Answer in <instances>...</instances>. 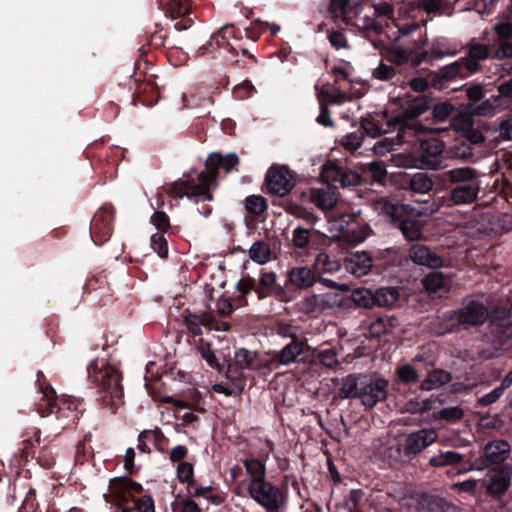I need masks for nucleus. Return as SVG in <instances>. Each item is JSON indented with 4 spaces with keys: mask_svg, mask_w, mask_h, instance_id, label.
Returning a JSON list of instances; mask_svg holds the SVG:
<instances>
[{
    "mask_svg": "<svg viewBox=\"0 0 512 512\" xmlns=\"http://www.w3.org/2000/svg\"><path fill=\"white\" fill-rule=\"evenodd\" d=\"M477 71L475 62L468 61L466 57H462L450 63V80L454 77L466 78Z\"/></svg>",
    "mask_w": 512,
    "mask_h": 512,
    "instance_id": "nucleus-45",
    "label": "nucleus"
},
{
    "mask_svg": "<svg viewBox=\"0 0 512 512\" xmlns=\"http://www.w3.org/2000/svg\"><path fill=\"white\" fill-rule=\"evenodd\" d=\"M477 182L459 184L450 189V200L457 205L472 203L478 195Z\"/></svg>",
    "mask_w": 512,
    "mask_h": 512,
    "instance_id": "nucleus-31",
    "label": "nucleus"
},
{
    "mask_svg": "<svg viewBox=\"0 0 512 512\" xmlns=\"http://www.w3.org/2000/svg\"><path fill=\"white\" fill-rule=\"evenodd\" d=\"M246 210L254 215H262L268 208L266 199L260 195H250L245 199Z\"/></svg>",
    "mask_w": 512,
    "mask_h": 512,
    "instance_id": "nucleus-49",
    "label": "nucleus"
},
{
    "mask_svg": "<svg viewBox=\"0 0 512 512\" xmlns=\"http://www.w3.org/2000/svg\"><path fill=\"white\" fill-rule=\"evenodd\" d=\"M114 218L115 208L111 203L103 204L95 212L90 222V236L96 245L101 246L111 238Z\"/></svg>",
    "mask_w": 512,
    "mask_h": 512,
    "instance_id": "nucleus-11",
    "label": "nucleus"
},
{
    "mask_svg": "<svg viewBox=\"0 0 512 512\" xmlns=\"http://www.w3.org/2000/svg\"><path fill=\"white\" fill-rule=\"evenodd\" d=\"M251 499L266 512H279L287 502V490L270 481L264 480L254 485H247Z\"/></svg>",
    "mask_w": 512,
    "mask_h": 512,
    "instance_id": "nucleus-6",
    "label": "nucleus"
},
{
    "mask_svg": "<svg viewBox=\"0 0 512 512\" xmlns=\"http://www.w3.org/2000/svg\"><path fill=\"white\" fill-rule=\"evenodd\" d=\"M408 256L417 265L430 268L442 266V259L422 244H413L409 249Z\"/></svg>",
    "mask_w": 512,
    "mask_h": 512,
    "instance_id": "nucleus-27",
    "label": "nucleus"
},
{
    "mask_svg": "<svg viewBox=\"0 0 512 512\" xmlns=\"http://www.w3.org/2000/svg\"><path fill=\"white\" fill-rule=\"evenodd\" d=\"M87 374L96 389L98 404L115 414L123 403L122 373L109 364L99 367L98 359H93L87 366Z\"/></svg>",
    "mask_w": 512,
    "mask_h": 512,
    "instance_id": "nucleus-4",
    "label": "nucleus"
},
{
    "mask_svg": "<svg viewBox=\"0 0 512 512\" xmlns=\"http://www.w3.org/2000/svg\"><path fill=\"white\" fill-rule=\"evenodd\" d=\"M186 488L191 497L205 498L214 505H220L224 502V497L218 493H214L215 488L212 486H200L194 490H192L193 485H191V487L187 486Z\"/></svg>",
    "mask_w": 512,
    "mask_h": 512,
    "instance_id": "nucleus-46",
    "label": "nucleus"
},
{
    "mask_svg": "<svg viewBox=\"0 0 512 512\" xmlns=\"http://www.w3.org/2000/svg\"><path fill=\"white\" fill-rule=\"evenodd\" d=\"M489 317V324L485 338L495 349L512 348V304L498 305L489 313L480 302L471 301L454 315L450 320L456 319L459 324L476 326L482 324Z\"/></svg>",
    "mask_w": 512,
    "mask_h": 512,
    "instance_id": "nucleus-1",
    "label": "nucleus"
},
{
    "mask_svg": "<svg viewBox=\"0 0 512 512\" xmlns=\"http://www.w3.org/2000/svg\"><path fill=\"white\" fill-rule=\"evenodd\" d=\"M242 463L250 477L248 485H254L266 480V465L264 461L250 457L243 459Z\"/></svg>",
    "mask_w": 512,
    "mask_h": 512,
    "instance_id": "nucleus-38",
    "label": "nucleus"
},
{
    "mask_svg": "<svg viewBox=\"0 0 512 512\" xmlns=\"http://www.w3.org/2000/svg\"><path fill=\"white\" fill-rule=\"evenodd\" d=\"M437 433L433 429H421L407 435L403 442L389 448L388 456L404 463L417 456L424 448L433 443Z\"/></svg>",
    "mask_w": 512,
    "mask_h": 512,
    "instance_id": "nucleus-5",
    "label": "nucleus"
},
{
    "mask_svg": "<svg viewBox=\"0 0 512 512\" xmlns=\"http://www.w3.org/2000/svg\"><path fill=\"white\" fill-rule=\"evenodd\" d=\"M317 282V273L314 268L294 267L288 272L287 285L294 288L306 289Z\"/></svg>",
    "mask_w": 512,
    "mask_h": 512,
    "instance_id": "nucleus-25",
    "label": "nucleus"
},
{
    "mask_svg": "<svg viewBox=\"0 0 512 512\" xmlns=\"http://www.w3.org/2000/svg\"><path fill=\"white\" fill-rule=\"evenodd\" d=\"M432 100L424 97H417L401 113L393 116L386 121L387 129L382 130L376 123L365 119L361 122L362 128L366 133L375 138L382 133L397 131V138L401 142H410L412 138L423 133L425 127L417 120L424 112L430 109Z\"/></svg>",
    "mask_w": 512,
    "mask_h": 512,
    "instance_id": "nucleus-2",
    "label": "nucleus"
},
{
    "mask_svg": "<svg viewBox=\"0 0 512 512\" xmlns=\"http://www.w3.org/2000/svg\"><path fill=\"white\" fill-rule=\"evenodd\" d=\"M447 6L448 2L446 0H426L425 2V10L428 16L446 14Z\"/></svg>",
    "mask_w": 512,
    "mask_h": 512,
    "instance_id": "nucleus-62",
    "label": "nucleus"
},
{
    "mask_svg": "<svg viewBox=\"0 0 512 512\" xmlns=\"http://www.w3.org/2000/svg\"><path fill=\"white\" fill-rule=\"evenodd\" d=\"M396 287H380L375 290V306L391 308L399 299Z\"/></svg>",
    "mask_w": 512,
    "mask_h": 512,
    "instance_id": "nucleus-40",
    "label": "nucleus"
},
{
    "mask_svg": "<svg viewBox=\"0 0 512 512\" xmlns=\"http://www.w3.org/2000/svg\"><path fill=\"white\" fill-rule=\"evenodd\" d=\"M166 13L172 20L180 18L174 25L178 31L186 30L193 24V19L189 17L191 5L186 0H170Z\"/></svg>",
    "mask_w": 512,
    "mask_h": 512,
    "instance_id": "nucleus-21",
    "label": "nucleus"
},
{
    "mask_svg": "<svg viewBox=\"0 0 512 512\" xmlns=\"http://www.w3.org/2000/svg\"><path fill=\"white\" fill-rule=\"evenodd\" d=\"M37 376L38 390L42 394L41 402L37 404L36 409L39 415L47 417L54 414L57 419L76 417L70 404L66 402L60 404L58 402L56 391L50 384L44 385L41 383L40 377H44L43 373L38 371Z\"/></svg>",
    "mask_w": 512,
    "mask_h": 512,
    "instance_id": "nucleus-7",
    "label": "nucleus"
},
{
    "mask_svg": "<svg viewBox=\"0 0 512 512\" xmlns=\"http://www.w3.org/2000/svg\"><path fill=\"white\" fill-rule=\"evenodd\" d=\"M372 75L378 80L389 81L396 75V71L392 66L381 60L380 64L373 70Z\"/></svg>",
    "mask_w": 512,
    "mask_h": 512,
    "instance_id": "nucleus-61",
    "label": "nucleus"
},
{
    "mask_svg": "<svg viewBox=\"0 0 512 512\" xmlns=\"http://www.w3.org/2000/svg\"><path fill=\"white\" fill-rule=\"evenodd\" d=\"M345 270L356 277H362L372 271L373 259L367 252H356L346 257L343 262Z\"/></svg>",
    "mask_w": 512,
    "mask_h": 512,
    "instance_id": "nucleus-22",
    "label": "nucleus"
},
{
    "mask_svg": "<svg viewBox=\"0 0 512 512\" xmlns=\"http://www.w3.org/2000/svg\"><path fill=\"white\" fill-rule=\"evenodd\" d=\"M150 221L162 234L168 232L171 228L169 216L163 211H155Z\"/></svg>",
    "mask_w": 512,
    "mask_h": 512,
    "instance_id": "nucleus-59",
    "label": "nucleus"
},
{
    "mask_svg": "<svg viewBox=\"0 0 512 512\" xmlns=\"http://www.w3.org/2000/svg\"><path fill=\"white\" fill-rule=\"evenodd\" d=\"M348 300L357 307L369 309L375 306V291L365 287L356 288L351 292Z\"/></svg>",
    "mask_w": 512,
    "mask_h": 512,
    "instance_id": "nucleus-42",
    "label": "nucleus"
},
{
    "mask_svg": "<svg viewBox=\"0 0 512 512\" xmlns=\"http://www.w3.org/2000/svg\"><path fill=\"white\" fill-rule=\"evenodd\" d=\"M489 57V49L484 44H473L469 47L468 56L466 59L468 61H473L476 64L477 70L479 69V61L485 60Z\"/></svg>",
    "mask_w": 512,
    "mask_h": 512,
    "instance_id": "nucleus-55",
    "label": "nucleus"
},
{
    "mask_svg": "<svg viewBox=\"0 0 512 512\" xmlns=\"http://www.w3.org/2000/svg\"><path fill=\"white\" fill-rule=\"evenodd\" d=\"M292 244L298 250L318 251L328 246L329 237L313 228L297 226L292 232Z\"/></svg>",
    "mask_w": 512,
    "mask_h": 512,
    "instance_id": "nucleus-15",
    "label": "nucleus"
},
{
    "mask_svg": "<svg viewBox=\"0 0 512 512\" xmlns=\"http://www.w3.org/2000/svg\"><path fill=\"white\" fill-rule=\"evenodd\" d=\"M404 212V205H392L388 214L391 216L392 222L399 227L403 236L407 240H420L423 236L420 221L411 218L410 216L403 215Z\"/></svg>",
    "mask_w": 512,
    "mask_h": 512,
    "instance_id": "nucleus-17",
    "label": "nucleus"
},
{
    "mask_svg": "<svg viewBox=\"0 0 512 512\" xmlns=\"http://www.w3.org/2000/svg\"><path fill=\"white\" fill-rule=\"evenodd\" d=\"M307 345L306 339L293 337L288 344H286L277 354L276 359L280 364L288 365L296 361L297 357L301 355Z\"/></svg>",
    "mask_w": 512,
    "mask_h": 512,
    "instance_id": "nucleus-32",
    "label": "nucleus"
},
{
    "mask_svg": "<svg viewBox=\"0 0 512 512\" xmlns=\"http://www.w3.org/2000/svg\"><path fill=\"white\" fill-rule=\"evenodd\" d=\"M487 491L492 495L503 494L510 484V475L505 470L492 469L487 473L486 479Z\"/></svg>",
    "mask_w": 512,
    "mask_h": 512,
    "instance_id": "nucleus-30",
    "label": "nucleus"
},
{
    "mask_svg": "<svg viewBox=\"0 0 512 512\" xmlns=\"http://www.w3.org/2000/svg\"><path fill=\"white\" fill-rule=\"evenodd\" d=\"M238 29L233 24H226L213 34V39L216 42V47H223L233 56L238 54L236 48L229 42L231 38H238Z\"/></svg>",
    "mask_w": 512,
    "mask_h": 512,
    "instance_id": "nucleus-37",
    "label": "nucleus"
},
{
    "mask_svg": "<svg viewBox=\"0 0 512 512\" xmlns=\"http://www.w3.org/2000/svg\"><path fill=\"white\" fill-rule=\"evenodd\" d=\"M448 399L447 393H441L439 395H431L430 398L417 401L410 400L407 405V411L410 413H423L430 412L434 415L438 414L439 418L444 421H448V407H441L446 403Z\"/></svg>",
    "mask_w": 512,
    "mask_h": 512,
    "instance_id": "nucleus-19",
    "label": "nucleus"
},
{
    "mask_svg": "<svg viewBox=\"0 0 512 512\" xmlns=\"http://www.w3.org/2000/svg\"><path fill=\"white\" fill-rule=\"evenodd\" d=\"M197 351L200 353L201 357L206 361V363L212 369L217 370L219 374H222L225 369V364L220 363L214 351L211 349V344L205 342L203 339L199 340V343L196 346Z\"/></svg>",
    "mask_w": 512,
    "mask_h": 512,
    "instance_id": "nucleus-41",
    "label": "nucleus"
},
{
    "mask_svg": "<svg viewBox=\"0 0 512 512\" xmlns=\"http://www.w3.org/2000/svg\"><path fill=\"white\" fill-rule=\"evenodd\" d=\"M239 164V157L235 153L222 155L218 152L210 153L205 162V170L198 174V181L204 182L210 188L217 184L218 172L223 169L230 172Z\"/></svg>",
    "mask_w": 512,
    "mask_h": 512,
    "instance_id": "nucleus-8",
    "label": "nucleus"
},
{
    "mask_svg": "<svg viewBox=\"0 0 512 512\" xmlns=\"http://www.w3.org/2000/svg\"><path fill=\"white\" fill-rule=\"evenodd\" d=\"M365 492L361 489H352L345 498L344 504L348 512H362V502Z\"/></svg>",
    "mask_w": 512,
    "mask_h": 512,
    "instance_id": "nucleus-51",
    "label": "nucleus"
},
{
    "mask_svg": "<svg viewBox=\"0 0 512 512\" xmlns=\"http://www.w3.org/2000/svg\"><path fill=\"white\" fill-rule=\"evenodd\" d=\"M495 45L497 46V49L495 51V58L497 59H504L507 57L512 56V43L510 40L505 39H496Z\"/></svg>",
    "mask_w": 512,
    "mask_h": 512,
    "instance_id": "nucleus-64",
    "label": "nucleus"
},
{
    "mask_svg": "<svg viewBox=\"0 0 512 512\" xmlns=\"http://www.w3.org/2000/svg\"><path fill=\"white\" fill-rule=\"evenodd\" d=\"M510 451V445L504 440L491 441L485 445L484 455L487 461L497 464L504 461Z\"/></svg>",
    "mask_w": 512,
    "mask_h": 512,
    "instance_id": "nucleus-35",
    "label": "nucleus"
},
{
    "mask_svg": "<svg viewBox=\"0 0 512 512\" xmlns=\"http://www.w3.org/2000/svg\"><path fill=\"white\" fill-rule=\"evenodd\" d=\"M173 512H203L199 505L191 498H182L173 506Z\"/></svg>",
    "mask_w": 512,
    "mask_h": 512,
    "instance_id": "nucleus-63",
    "label": "nucleus"
},
{
    "mask_svg": "<svg viewBox=\"0 0 512 512\" xmlns=\"http://www.w3.org/2000/svg\"><path fill=\"white\" fill-rule=\"evenodd\" d=\"M424 365L422 362L415 357L413 363H406L399 365L395 374L400 383L405 385H412L421 382L422 377L424 376Z\"/></svg>",
    "mask_w": 512,
    "mask_h": 512,
    "instance_id": "nucleus-26",
    "label": "nucleus"
},
{
    "mask_svg": "<svg viewBox=\"0 0 512 512\" xmlns=\"http://www.w3.org/2000/svg\"><path fill=\"white\" fill-rule=\"evenodd\" d=\"M107 284V278L104 274L99 273L97 275H93L85 282L83 286V293L88 294L98 289H105Z\"/></svg>",
    "mask_w": 512,
    "mask_h": 512,
    "instance_id": "nucleus-57",
    "label": "nucleus"
},
{
    "mask_svg": "<svg viewBox=\"0 0 512 512\" xmlns=\"http://www.w3.org/2000/svg\"><path fill=\"white\" fill-rule=\"evenodd\" d=\"M318 254L315 257L313 268L315 269L317 275H321L324 273L334 274L339 272L343 266L335 256H330L326 252L322 250H318Z\"/></svg>",
    "mask_w": 512,
    "mask_h": 512,
    "instance_id": "nucleus-33",
    "label": "nucleus"
},
{
    "mask_svg": "<svg viewBox=\"0 0 512 512\" xmlns=\"http://www.w3.org/2000/svg\"><path fill=\"white\" fill-rule=\"evenodd\" d=\"M419 167L438 169L443 162L445 143L439 138L432 136L427 139H420Z\"/></svg>",
    "mask_w": 512,
    "mask_h": 512,
    "instance_id": "nucleus-14",
    "label": "nucleus"
},
{
    "mask_svg": "<svg viewBox=\"0 0 512 512\" xmlns=\"http://www.w3.org/2000/svg\"><path fill=\"white\" fill-rule=\"evenodd\" d=\"M225 369L223 375L229 381L231 386L241 393L246 386V376L243 372L244 369L238 367L230 359L225 360Z\"/></svg>",
    "mask_w": 512,
    "mask_h": 512,
    "instance_id": "nucleus-36",
    "label": "nucleus"
},
{
    "mask_svg": "<svg viewBox=\"0 0 512 512\" xmlns=\"http://www.w3.org/2000/svg\"><path fill=\"white\" fill-rule=\"evenodd\" d=\"M377 18L378 17L374 16V14L372 16L366 15L363 18H361V27L363 28V30L374 35L382 34L384 25L382 21L377 20Z\"/></svg>",
    "mask_w": 512,
    "mask_h": 512,
    "instance_id": "nucleus-56",
    "label": "nucleus"
},
{
    "mask_svg": "<svg viewBox=\"0 0 512 512\" xmlns=\"http://www.w3.org/2000/svg\"><path fill=\"white\" fill-rule=\"evenodd\" d=\"M450 126L471 145L484 142L485 138L479 129L474 128L473 114L470 111H460L453 116Z\"/></svg>",
    "mask_w": 512,
    "mask_h": 512,
    "instance_id": "nucleus-18",
    "label": "nucleus"
},
{
    "mask_svg": "<svg viewBox=\"0 0 512 512\" xmlns=\"http://www.w3.org/2000/svg\"><path fill=\"white\" fill-rule=\"evenodd\" d=\"M397 318L394 316H379L371 322L369 326L370 334L373 337H381L382 335L388 334L395 326Z\"/></svg>",
    "mask_w": 512,
    "mask_h": 512,
    "instance_id": "nucleus-43",
    "label": "nucleus"
},
{
    "mask_svg": "<svg viewBox=\"0 0 512 512\" xmlns=\"http://www.w3.org/2000/svg\"><path fill=\"white\" fill-rule=\"evenodd\" d=\"M418 504L420 512H446L448 509L445 498L430 493H423Z\"/></svg>",
    "mask_w": 512,
    "mask_h": 512,
    "instance_id": "nucleus-39",
    "label": "nucleus"
},
{
    "mask_svg": "<svg viewBox=\"0 0 512 512\" xmlns=\"http://www.w3.org/2000/svg\"><path fill=\"white\" fill-rule=\"evenodd\" d=\"M109 488L119 499L128 503L131 501V492L141 493L142 485L129 477H118L110 480Z\"/></svg>",
    "mask_w": 512,
    "mask_h": 512,
    "instance_id": "nucleus-28",
    "label": "nucleus"
},
{
    "mask_svg": "<svg viewBox=\"0 0 512 512\" xmlns=\"http://www.w3.org/2000/svg\"><path fill=\"white\" fill-rule=\"evenodd\" d=\"M41 441V430L33 428L32 436L23 440L22 447L19 449V456L22 460L28 462L30 458H35L37 463L43 468L50 469L55 464V457L51 449L43 446L37 450Z\"/></svg>",
    "mask_w": 512,
    "mask_h": 512,
    "instance_id": "nucleus-12",
    "label": "nucleus"
},
{
    "mask_svg": "<svg viewBox=\"0 0 512 512\" xmlns=\"http://www.w3.org/2000/svg\"><path fill=\"white\" fill-rule=\"evenodd\" d=\"M420 64L423 62L433 63L442 59L448 54V41L445 38H439L430 45L427 43H416Z\"/></svg>",
    "mask_w": 512,
    "mask_h": 512,
    "instance_id": "nucleus-20",
    "label": "nucleus"
},
{
    "mask_svg": "<svg viewBox=\"0 0 512 512\" xmlns=\"http://www.w3.org/2000/svg\"><path fill=\"white\" fill-rule=\"evenodd\" d=\"M150 246L157 255L162 258H168L169 249L168 242L162 233H155L150 238Z\"/></svg>",
    "mask_w": 512,
    "mask_h": 512,
    "instance_id": "nucleus-52",
    "label": "nucleus"
},
{
    "mask_svg": "<svg viewBox=\"0 0 512 512\" xmlns=\"http://www.w3.org/2000/svg\"><path fill=\"white\" fill-rule=\"evenodd\" d=\"M425 290L430 294L437 293L440 290H447L446 276L440 271H432L428 273L422 280Z\"/></svg>",
    "mask_w": 512,
    "mask_h": 512,
    "instance_id": "nucleus-44",
    "label": "nucleus"
},
{
    "mask_svg": "<svg viewBox=\"0 0 512 512\" xmlns=\"http://www.w3.org/2000/svg\"><path fill=\"white\" fill-rule=\"evenodd\" d=\"M183 322L189 333L193 336H201L203 334V328L212 330L215 317L209 312L197 314L185 311L183 315Z\"/></svg>",
    "mask_w": 512,
    "mask_h": 512,
    "instance_id": "nucleus-24",
    "label": "nucleus"
},
{
    "mask_svg": "<svg viewBox=\"0 0 512 512\" xmlns=\"http://www.w3.org/2000/svg\"><path fill=\"white\" fill-rule=\"evenodd\" d=\"M389 381L377 373L349 374L342 378L337 391L341 399L358 398L366 410L373 409L387 399Z\"/></svg>",
    "mask_w": 512,
    "mask_h": 512,
    "instance_id": "nucleus-3",
    "label": "nucleus"
},
{
    "mask_svg": "<svg viewBox=\"0 0 512 512\" xmlns=\"http://www.w3.org/2000/svg\"><path fill=\"white\" fill-rule=\"evenodd\" d=\"M388 60L397 66L410 63L413 67L420 65L416 43L412 48H396L389 53Z\"/></svg>",
    "mask_w": 512,
    "mask_h": 512,
    "instance_id": "nucleus-34",
    "label": "nucleus"
},
{
    "mask_svg": "<svg viewBox=\"0 0 512 512\" xmlns=\"http://www.w3.org/2000/svg\"><path fill=\"white\" fill-rule=\"evenodd\" d=\"M424 376L419 385V389L430 391L448 383V372L442 369H436L432 364H426L423 367Z\"/></svg>",
    "mask_w": 512,
    "mask_h": 512,
    "instance_id": "nucleus-29",
    "label": "nucleus"
},
{
    "mask_svg": "<svg viewBox=\"0 0 512 512\" xmlns=\"http://www.w3.org/2000/svg\"><path fill=\"white\" fill-rule=\"evenodd\" d=\"M466 110L470 111L473 115L488 116L494 113L495 106L491 100L488 99L478 105L468 104Z\"/></svg>",
    "mask_w": 512,
    "mask_h": 512,
    "instance_id": "nucleus-60",
    "label": "nucleus"
},
{
    "mask_svg": "<svg viewBox=\"0 0 512 512\" xmlns=\"http://www.w3.org/2000/svg\"><path fill=\"white\" fill-rule=\"evenodd\" d=\"M176 476L180 483L187 486L194 485V466L192 463L182 461L178 463L176 468Z\"/></svg>",
    "mask_w": 512,
    "mask_h": 512,
    "instance_id": "nucleus-50",
    "label": "nucleus"
},
{
    "mask_svg": "<svg viewBox=\"0 0 512 512\" xmlns=\"http://www.w3.org/2000/svg\"><path fill=\"white\" fill-rule=\"evenodd\" d=\"M163 191L171 198H182L186 196L190 200L198 202V198L202 201H212L213 195L206 183H194L192 180L179 179L177 181L166 183L162 187Z\"/></svg>",
    "mask_w": 512,
    "mask_h": 512,
    "instance_id": "nucleus-10",
    "label": "nucleus"
},
{
    "mask_svg": "<svg viewBox=\"0 0 512 512\" xmlns=\"http://www.w3.org/2000/svg\"><path fill=\"white\" fill-rule=\"evenodd\" d=\"M233 362L242 369L259 371L267 367L268 361L264 359L259 352L251 351L246 348L235 350Z\"/></svg>",
    "mask_w": 512,
    "mask_h": 512,
    "instance_id": "nucleus-23",
    "label": "nucleus"
},
{
    "mask_svg": "<svg viewBox=\"0 0 512 512\" xmlns=\"http://www.w3.org/2000/svg\"><path fill=\"white\" fill-rule=\"evenodd\" d=\"M316 122L324 127L333 128L335 126V123L331 118L330 109L326 101L321 97H319V115L316 118Z\"/></svg>",
    "mask_w": 512,
    "mask_h": 512,
    "instance_id": "nucleus-58",
    "label": "nucleus"
},
{
    "mask_svg": "<svg viewBox=\"0 0 512 512\" xmlns=\"http://www.w3.org/2000/svg\"><path fill=\"white\" fill-rule=\"evenodd\" d=\"M249 257L259 263L265 264L271 258V249L267 242L257 241L249 249Z\"/></svg>",
    "mask_w": 512,
    "mask_h": 512,
    "instance_id": "nucleus-47",
    "label": "nucleus"
},
{
    "mask_svg": "<svg viewBox=\"0 0 512 512\" xmlns=\"http://www.w3.org/2000/svg\"><path fill=\"white\" fill-rule=\"evenodd\" d=\"M356 3L352 0H330L329 10L333 14H340L344 18H349Z\"/></svg>",
    "mask_w": 512,
    "mask_h": 512,
    "instance_id": "nucleus-53",
    "label": "nucleus"
},
{
    "mask_svg": "<svg viewBox=\"0 0 512 512\" xmlns=\"http://www.w3.org/2000/svg\"><path fill=\"white\" fill-rule=\"evenodd\" d=\"M265 185L270 194L284 197L295 186V179L286 166L272 165L267 171Z\"/></svg>",
    "mask_w": 512,
    "mask_h": 512,
    "instance_id": "nucleus-13",
    "label": "nucleus"
},
{
    "mask_svg": "<svg viewBox=\"0 0 512 512\" xmlns=\"http://www.w3.org/2000/svg\"><path fill=\"white\" fill-rule=\"evenodd\" d=\"M450 182H476L475 172L470 167L450 169Z\"/></svg>",
    "mask_w": 512,
    "mask_h": 512,
    "instance_id": "nucleus-54",
    "label": "nucleus"
},
{
    "mask_svg": "<svg viewBox=\"0 0 512 512\" xmlns=\"http://www.w3.org/2000/svg\"><path fill=\"white\" fill-rule=\"evenodd\" d=\"M433 181L426 173H415L409 179V187L415 193L424 194L432 189Z\"/></svg>",
    "mask_w": 512,
    "mask_h": 512,
    "instance_id": "nucleus-48",
    "label": "nucleus"
},
{
    "mask_svg": "<svg viewBox=\"0 0 512 512\" xmlns=\"http://www.w3.org/2000/svg\"><path fill=\"white\" fill-rule=\"evenodd\" d=\"M259 300L273 296L280 302H291L297 297L295 288L285 284L281 286L276 281V274L272 271H262L259 277V286L255 289Z\"/></svg>",
    "mask_w": 512,
    "mask_h": 512,
    "instance_id": "nucleus-9",
    "label": "nucleus"
},
{
    "mask_svg": "<svg viewBox=\"0 0 512 512\" xmlns=\"http://www.w3.org/2000/svg\"><path fill=\"white\" fill-rule=\"evenodd\" d=\"M154 75L145 74L134 79V91L132 94V102L134 105L142 104L144 106H153L158 102L159 88L154 80Z\"/></svg>",
    "mask_w": 512,
    "mask_h": 512,
    "instance_id": "nucleus-16",
    "label": "nucleus"
}]
</instances>
